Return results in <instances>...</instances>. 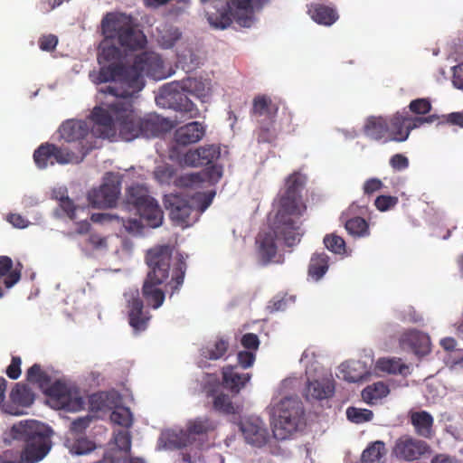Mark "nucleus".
I'll return each instance as SVG.
<instances>
[{
	"mask_svg": "<svg viewBox=\"0 0 463 463\" xmlns=\"http://www.w3.org/2000/svg\"><path fill=\"white\" fill-rule=\"evenodd\" d=\"M104 37L114 40L124 51H137L146 46V37L137 28L130 15L108 14L101 22Z\"/></svg>",
	"mask_w": 463,
	"mask_h": 463,
	"instance_id": "nucleus-6",
	"label": "nucleus"
},
{
	"mask_svg": "<svg viewBox=\"0 0 463 463\" xmlns=\"http://www.w3.org/2000/svg\"><path fill=\"white\" fill-rule=\"evenodd\" d=\"M345 227L349 234L355 237H364L370 234L369 225L362 217H354L347 220Z\"/></svg>",
	"mask_w": 463,
	"mask_h": 463,
	"instance_id": "nucleus-40",
	"label": "nucleus"
},
{
	"mask_svg": "<svg viewBox=\"0 0 463 463\" xmlns=\"http://www.w3.org/2000/svg\"><path fill=\"white\" fill-rule=\"evenodd\" d=\"M183 89L186 90L190 95L204 101L205 98L211 93L210 83L203 79L187 78L181 80Z\"/></svg>",
	"mask_w": 463,
	"mask_h": 463,
	"instance_id": "nucleus-35",
	"label": "nucleus"
},
{
	"mask_svg": "<svg viewBox=\"0 0 463 463\" xmlns=\"http://www.w3.org/2000/svg\"><path fill=\"white\" fill-rule=\"evenodd\" d=\"M183 162L187 166H202V161L198 148L186 152L184 156Z\"/></svg>",
	"mask_w": 463,
	"mask_h": 463,
	"instance_id": "nucleus-61",
	"label": "nucleus"
},
{
	"mask_svg": "<svg viewBox=\"0 0 463 463\" xmlns=\"http://www.w3.org/2000/svg\"><path fill=\"white\" fill-rule=\"evenodd\" d=\"M114 40L104 38L100 43V50L98 54V61L99 65L105 63H119L121 59V51L117 47Z\"/></svg>",
	"mask_w": 463,
	"mask_h": 463,
	"instance_id": "nucleus-31",
	"label": "nucleus"
},
{
	"mask_svg": "<svg viewBox=\"0 0 463 463\" xmlns=\"http://www.w3.org/2000/svg\"><path fill=\"white\" fill-rule=\"evenodd\" d=\"M399 345L402 349L410 350L418 355H424L430 352L429 337L415 329L403 332L399 338Z\"/></svg>",
	"mask_w": 463,
	"mask_h": 463,
	"instance_id": "nucleus-18",
	"label": "nucleus"
},
{
	"mask_svg": "<svg viewBox=\"0 0 463 463\" xmlns=\"http://www.w3.org/2000/svg\"><path fill=\"white\" fill-rule=\"evenodd\" d=\"M128 71L131 75L130 92H134L135 95L145 86L144 76L154 80H162L167 76L164 61L154 52H144L137 55L133 64L129 66Z\"/></svg>",
	"mask_w": 463,
	"mask_h": 463,
	"instance_id": "nucleus-9",
	"label": "nucleus"
},
{
	"mask_svg": "<svg viewBox=\"0 0 463 463\" xmlns=\"http://www.w3.org/2000/svg\"><path fill=\"white\" fill-rule=\"evenodd\" d=\"M273 434L278 439H286L304 423V408L301 401L285 397L273 409Z\"/></svg>",
	"mask_w": 463,
	"mask_h": 463,
	"instance_id": "nucleus-7",
	"label": "nucleus"
},
{
	"mask_svg": "<svg viewBox=\"0 0 463 463\" xmlns=\"http://www.w3.org/2000/svg\"><path fill=\"white\" fill-rule=\"evenodd\" d=\"M240 429L248 443L257 447L266 444L268 431L259 420H244L241 423Z\"/></svg>",
	"mask_w": 463,
	"mask_h": 463,
	"instance_id": "nucleus-25",
	"label": "nucleus"
},
{
	"mask_svg": "<svg viewBox=\"0 0 463 463\" xmlns=\"http://www.w3.org/2000/svg\"><path fill=\"white\" fill-rule=\"evenodd\" d=\"M114 440L117 447L126 452L128 453L131 449V435L128 430H118L114 433Z\"/></svg>",
	"mask_w": 463,
	"mask_h": 463,
	"instance_id": "nucleus-52",
	"label": "nucleus"
},
{
	"mask_svg": "<svg viewBox=\"0 0 463 463\" xmlns=\"http://www.w3.org/2000/svg\"><path fill=\"white\" fill-rule=\"evenodd\" d=\"M164 204L171 220L179 226H190L195 218V209L190 199L178 194H166L164 197Z\"/></svg>",
	"mask_w": 463,
	"mask_h": 463,
	"instance_id": "nucleus-13",
	"label": "nucleus"
},
{
	"mask_svg": "<svg viewBox=\"0 0 463 463\" xmlns=\"http://www.w3.org/2000/svg\"><path fill=\"white\" fill-rule=\"evenodd\" d=\"M405 115L410 133L414 128H418L423 126L424 124H431L439 119V117L437 115H429L427 117L417 115V117H411L406 112Z\"/></svg>",
	"mask_w": 463,
	"mask_h": 463,
	"instance_id": "nucleus-51",
	"label": "nucleus"
},
{
	"mask_svg": "<svg viewBox=\"0 0 463 463\" xmlns=\"http://www.w3.org/2000/svg\"><path fill=\"white\" fill-rule=\"evenodd\" d=\"M175 175V168L168 164L157 165L154 171L155 179L160 184H170Z\"/></svg>",
	"mask_w": 463,
	"mask_h": 463,
	"instance_id": "nucleus-48",
	"label": "nucleus"
},
{
	"mask_svg": "<svg viewBox=\"0 0 463 463\" xmlns=\"http://www.w3.org/2000/svg\"><path fill=\"white\" fill-rule=\"evenodd\" d=\"M14 439L25 443L20 457L7 450L0 456V463H35L43 459L51 449L50 433L47 427L34 420H21L10 430Z\"/></svg>",
	"mask_w": 463,
	"mask_h": 463,
	"instance_id": "nucleus-3",
	"label": "nucleus"
},
{
	"mask_svg": "<svg viewBox=\"0 0 463 463\" xmlns=\"http://www.w3.org/2000/svg\"><path fill=\"white\" fill-rule=\"evenodd\" d=\"M21 364L22 360L19 356H13L11 360V364L7 366L5 373L6 375L12 379L16 380L21 375Z\"/></svg>",
	"mask_w": 463,
	"mask_h": 463,
	"instance_id": "nucleus-57",
	"label": "nucleus"
},
{
	"mask_svg": "<svg viewBox=\"0 0 463 463\" xmlns=\"http://www.w3.org/2000/svg\"><path fill=\"white\" fill-rule=\"evenodd\" d=\"M329 257L326 252H315L308 264L307 273L314 280H319L328 270Z\"/></svg>",
	"mask_w": 463,
	"mask_h": 463,
	"instance_id": "nucleus-33",
	"label": "nucleus"
},
{
	"mask_svg": "<svg viewBox=\"0 0 463 463\" xmlns=\"http://www.w3.org/2000/svg\"><path fill=\"white\" fill-rule=\"evenodd\" d=\"M119 194L120 182L109 175L99 188L89 192L88 201L93 208H110L116 204Z\"/></svg>",
	"mask_w": 463,
	"mask_h": 463,
	"instance_id": "nucleus-14",
	"label": "nucleus"
},
{
	"mask_svg": "<svg viewBox=\"0 0 463 463\" xmlns=\"http://www.w3.org/2000/svg\"><path fill=\"white\" fill-rule=\"evenodd\" d=\"M173 249L169 245L156 246L147 250L146 263L149 271L142 287V295L146 304L156 309L165 300V291L159 288L170 275Z\"/></svg>",
	"mask_w": 463,
	"mask_h": 463,
	"instance_id": "nucleus-4",
	"label": "nucleus"
},
{
	"mask_svg": "<svg viewBox=\"0 0 463 463\" xmlns=\"http://www.w3.org/2000/svg\"><path fill=\"white\" fill-rule=\"evenodd\" d=\"M110 420L115 424L124 428H130L133 424V416L127 407H117L110 414Z\"/></svg>",
	"mask_w": 463,
	"mask_h": 463,
	"instance_id": "nucleus-41",
	"label": "nucleus"
},
{
	"mask_svg": "<svg viewBox=\"0 0 463 463\" xmlns=\"http://www.w3.org/2000/svg\"><path fill=\"white\" fill-rule=\"evenodd\" d=\"M90 149V147L85 149L84 146H81L80 156H79L68 146L55 145L54 159L58 165L79 164L83 160Z\"/></svg>",
	"mask_w": 463,
	"mask_h": 463,
	"instance_id": "nucleus-32",
	"label": "nucleus"
},
{
	"mask_svg": "<svg viewBox=\"0 0 463 463\" xmlns=\"http://www.w3.org/2000/svg\"><path fill=\"white\" fill-rule=\"evenodd\" d=\"M324 244L327 250L335 254H343L345 251V242L344 239L335 234H327L324 238Z\"/></svg>",
	"mask_w": 463,
	"mask_h": 463,
	"instance_id": "nucleus-49",
	"label": "nucleus"
},
{
	"mask_svg": "<svg viewBox=\"0 0 463 463\" xmlns=\"http://www.w3.org/2000/svg\"><path fill=\"white\" fill-rule=\"evenodd\" d=\"M143 221L146 222L141 216L139 219H128L124 220L120 218L119 222H122L123 226L130 232H139L144 227Z\"/></svg>",
	"mask_w": 463,
	"mask_h": 463,
	"instance_id": "nucleus-62",
	"label": "nucleus"
},
{
	"mask_svg": "<svg viewBox=\"0 0 463 463\" xmlns=\"http://www.w3.org/2000/svg\"><path fill=\"white\" fill-rule=\"evenodd\" d=\"M309 14L315 22L323 25H331L338 19L337 13L334 8L321 4L312 5Z\"/></svg>",
	"mask_w": 463,
	"mask_h": 463,
	"instance_id": "nucleus-34",
	"label": "nucleus"
},
{
	"mask_svg": "<svg viewBox=\"0 0 463 463\" xmlns=\"http://www.w3.org/2000/svg\"><path fill=\"white\" fill-rule=\"evenodd\" d=\"M222 175V166L212 164L199 173L182 175L178 180V184L186 187L194 186L203 182H208L209 184H213L221 179Z\"/></svg>",
	"mask_w": 463,
	"mask_h": 463,
	"instance_id": "nucleus-19",
	"label": "nucleus"
},
{
	"mask_svg": "<svg viewBox=\"0 0 463 463\" xmlns=\"http://www.w3.org/2000/svg\"><path fill=\"white\" fill-rule=\"evenodd\" d=\"M185 269L186 263L181 257L177 260L172 270V279L169 284L171 285L173 292L175 290H177L179 287L182 286V284L184 283Z\"/></svg>",
	"mask_w": 463,
	"mask_h": 463,
	"instance_id": "nucleus-44",
	"label": "nucleus"
},
{
	"mask_svg": "<svg viewBox=\"0 0 463 463\" xmlns=\"http://www.w3.org/2000/svg\"><path fill=\"white\" fill-rule=\"evenodd\" d=\"M189 92L183 89L181 81H173L165 84L157 97V102L167 105L168 108L179 111L188 118H196L200 116V110L189 99Z\"/></svg>",
	"mask_w": 463,
	"mask_h": 463,
	"instance_id": "nucleus-11",
	"label": "nucleus"
},
{
	"mask_svg": "<svg viewBox=\"0 0 463 463\" xmlns=\"http://www.w3.org/2000/svg\"><path fill=\"white\" fill-rule=\"evenodd\" d=\"M38 43L42 51L52 52L58 44V37L54 34L43 35Z\"/></svg>",
	"mask_w": 463,
	"mask_h": 463,
	"instance_id": "nucleus-56",
	"label": "nucleus"
},
{
	"mask_svg": "<svg viewBox=\"0 0 463 463\" xmlns=\"http://www.w3.org/2000/svg\"><path fill=\"white\" fill-rule=\"evenodd\" d=\"M429 449L430 446L425 441L410 435H403L395 440L392 454L398 459L413 461L419 459Z\"/></svg>",
	"mask_w": 463,
	"mask_h": 463,
	"instance_id": "nucleus-16",
	"label": "nucleus"
},
{
	"mask_svg": "<svg viewBox=\"0 0 463 463\" xmlns=\"http://www.w3.org/2000/svg\"><path fill=\"white\" fill-rule=\"evenodd\" d=\"M391 166L396 171H402L408 168L409 159L402 154H395L390 159Z\"/></svg>",
	"mask_w": 463,
	"mask_h": 463,
	"instance_id": "nucleus-63",
	"label": "nucleus"
},
{
	"mask_svg": "<svg viewBox=\"0 0 463 463\" xmlns=\"http://www.w3.org/2000/svg\"><path fill=\"white\" fill-rule=\"evenodd\" d=\"M201 387L205 397L213 399L214 411L226 415L240 412V406L233 404L228 394L220 392L221 383L217 375L205 373L203 376Z\"/></svg>",
	"mask_w": 463,
	"mask_h": 463,
	"instance_id": "nucleus-12",
	"label": "nucleus"
},
{
	"mask_svg": "<svg viewBox=\"0 0 463 463\" xmlns=\"http://www.w3.org/2000/svg\"><path fill=\"white\" fill-rule=\"evenodd\" d=\"M222 374L223 386L234 394L239 393L251 378L249 373H239L237 365L224 366Z\"/></svg>",
	"mask_w": 463,
	"mask_h": 463,
	"instance_id": "nucleus-22",
	"label": "nucleus"
},
{
	"mask_svg": "<svg viewBox=\"0 0 463 463\" xmlns=\"http://www.w3.org/2000/svg\"><path fill=\"white\" fill-rule=\"evenodd\" d=\"M131 98L118 99L107 109L95 107L91 117L96 125L102 127V134L108 138L118 136L123 141L138 137H158L167 129V121L156 114L145 117L133 109Z\"/></svg>",
	"mask_w": 463,
	"mask_h": 463,
	"instance_id": "nucleus-2",
	"label": "nucleus"
},
{
	"mask_svg": "<svg viewBox=\"0 0 463 463\" xmlns=\"http://www.w3.org/2000/svg\"><path fill=\"white\" fill-rule=\"evenodd\" d=\"M409 420L417 436L431 439L435 436L434 418L426 411H411Z\"/></svg>",
	"mask_w": 463,
	"mask_h": 463,
	"instance_id": "nucleus-20",
	"label": "nucleus"
},
{
	"mask_svg": "<svg viewBox=\"0 0 463 463\" xmlns=\"http://www.w3.org/2000/svg\"><path fill=\"white\" fill-rule=\"evenodd\" d=\"M385 453L384 442H373L363 451L361 463H380Z\"/></svg>",
	"mask_w": 463,
	"mask_h": 463,
	"instance_id": "nucleus-38",
	"label": "nucleus"
},
{
	"mask_svg": "<svg viewBox=\"0 0 463 463\" xmlns=\"http://www.w3.org/2000/svg\"><path fill=\"white\" fill-rule=\"evenodd\" d=\"M305 183V176L294 172L287 177L284 189L278 194L272 232L260 233L256 240L262 264H269L277 255L276 240L282 241L287 247L299 243L303 235L299 219L307 210L301 196Z\"/></svg>",
	"mask_w": 463,
	"mask_h": 463,
	"instance_id": "nucleus-1",
	"label": "nucleus"
},
{
	"mask_svg": "<svg viewBox=\"0 0 463 463\" xmlns=\"http://www.w3.org/2000/svg\"><path fill=\"white\" fill-rule=\"evenodd\" d=\"M215 429L214 422L208 417H199L187 423L186 431L168 433L167 442L171 448L183 449L191 443L190 435L207 434Z\"/></svg>",
	"mask_w": 463,
	"mask_h": 463,
	"instance_id": "nucleus-15",
	"label": "nucleus"
},
{
	"mask_svg": "<svg viewBox=\"0 0 463 463\" xmlns=\"http://www.w3.org/2000/svg\"><path fill=\"white\" fill-rule=\"evenodd\" d=\"M267 123H261L258 132V141L271 143L277 138V131L274 128L275 119H268Z\"/></svg>",
	"mask_w": 463,
	"mask_h": 463,
	"instance_id": "nucleus-47",
	"label": "nucleus"
},
{
	"mask_svg": "<svg viewBox=\"0 0 463 463\" xmlns=\"http://www.w3.org/2000/svg\"><path fill=\"white\" fill-rule=\"evenodd\" d=\"M129 66L122 63L102 64L98 72H90V77L95 84L113 81L114 86H107L99 90L104 94L113 95L118 99L133 98L134 92H130V72Z\"/></svg>",
	"mask_w": 463,
	"mask_h": 463,
	"instance_id": "nucleus-8",
	"label": "nucleus"
},
{
	"mask_svg": "<svg viewBox=\"0 0 463 463\" xmlns=\"http://www.w3.org/2000/svg\"><path fill=\"white\" fill-rule=\"evenodd\" d=\"M202 165H209L215 162L221 156V148L215 145H208L198 148Z\"/></svg>",
	"mask_w": 463,
	"mask_h": 463,
	"instance_id": "nucleus-45",
	"label": "nucleus"
},
{
	"mask_svg": "<svg viewBox=\"0 0 463 463\" xmlns=\"http://www.w3.org/2000/svg\"><path fill=\"white\" fill-rule=\"evenodd\" d=\"M180 37L181 33L177 28L165 25L160 32L159 43L164 48L168 49L173 47Z\"/></svg>",
	"mask_w": 463,
	"mask_h": 463,
	"instance_id": "nucleus-43",
	"label": "nucleus"
},
{
	"mask_svg": "<svg viewBox=\"0 0 463 463\" xmlns=\"http://www.w3.org/2000/svg\"><path fill=\"white\" fill-rule=\"evenodd\" d=\"M346 417L350 421L359 424L370 421L373 417V413L371 410L368 409L349 407L346 410Z\"/></svg>",
	"mask_w": 463,
	"mask_h": 463,
	"instance_id": "nucleus-46",
	"label": "nucleus"
},
{
	"mask_svg": "<svg viewBox=\"0 0 463 463\" xmlns=\"http://www.w3.org/2000/svg\"><path fill=\"white\" fill-rule=\"evenodd\" d=\"M377 367L389 373H402L408 367L400 358H383L377 362Z\"/></svg>",
	"mask_w": 463,
	"mask_h": 463,
	"instance_id": "nucleus-42",
	"label": "nucleus"
},
{
	"mask_svg": "<svg viewBox=\"0 0 463 463\" xmlns=\"http://www.w3.org/2000/svg\"><path fill=\"white\" fill-rule=\"evenodd\" d=\"M95 445L86 438H79L71 445V451L77 455H83L92 451Z\"/></svg>",
	"mask_w": 463,
	"mask_h": 463,
	"instance_id": "nucleus-53",
	"label": "nucleus"
},
{
	"mask_svg": "<svg viewBox=\"0 0 463 463\" xmlns=\"http://www.w3.org/2000/svg\"><path fill=\"white\" fill-rule=\"evenodd\" d=\"M127 200L146 220V225L157 228L163 222V211L157 202L149 195L147 189L140 184L132 185L127 193Z\"/></svg>",
	"mask_w": 463,
	"mask_h": 463,
	"instance_id": "nucleus-10",
	"label": "nucleus"
},
{
	"mask_svg": "<svg viewBox=\"0 0 463 463\" xmlns=\"http://www.w3.org/2000/svg\"><path fill=\"white\" fill-rule=\"evenodd\" d=\"M389 392V388L384 383L377 382L364 388L362 392V397L365 402L373 404L376 401L386 397Z\"/></svg>",
	"mask_w": 463,
	"mask_h": 463,
	"instance_id": "nucleus-37",
	"label": "nucleus"
},
{
	"mask_svg": "<svg viewBox=\"0 0 463 463\" xmlns=\"http://www.w3.org/2000/svg\"><path fill=\"white\" fill-rule=\"evenodd\" d=\"M388 119L383 117H369L364 127V135L377 141L388 138Z\"/></svg>",
	"mask_w": 463,
	"mask_h": 463,
	"instance_id": "nucleus-28",
	"label": "nucleus"
},
{
	"mask_svg": "<svg viewBox=\"0 0 463 463\" xmlns=\"http://www.w3.org/2000/svg\"><path fill=\"white\" fill-rule=\"evenodd\" d=\"M334 392L335 385L332 380H314L307 382L305 390V397L307 401H321L332 397Z\"/></svg>",
	"mask_w": 463,
	"mask_h": 463,
	"instance_id": "nucleus-26",
	"label": "nucleus"
},
{
	"mask_svg": "<svg viewBox=\"0 0 463 463\" xmlns=\"http://www.w3.org/2000/svg\"><path fill=\"white\" fill-rule=\"evenodd\" d=\"M55 144L45 142L41 144L33 152V161L39 169H45L56 164Z\"/></svg>",
	"mask_w": 463,
	"mask_h": 463,
	"instance_id": "nucleus-30",
	"label": "nucleus"
},
{
	"mask_svg": "<svg viewBox=\"0 0 463 463\" xmlns=\"http://www.w3.org/2000/svg\"><path fill=\"white\" fill-rule=\"evenodd\" d=\"M90 128L83 120L68 119L59 128L60 137L66 142H76L89 135Z\"/></svg>",
	"mask_w": 463,
	"mask_h": 463,
	"instance_id": "nucleus-23",
	"label": "nucleus"
},
{
	"mask_svg": "<svg viewBox=\"0 0 463 463\" xmlns=\"http://www.w3.org/2000/svg\"><path fill=\"white\" fill-rule=\"evenodd\" d=\"M389 132L387 141L403 142L409 136L410 132L408 129L407 120L405 112H396L388 120Z\"/></svg>",
	"mask_w": 463,
	"mask_h": 463,
	"instance_id": "nucleus-27",
	"label": "nucleus"
},
{
	"mask_svg": "<svg viewBox=\"0 0 463 463\" xmlns=\"http://www.w3.org/2000/svg\"><path fill=\"white\" fill-rule=\"evenodd\" d=\"M204 133L205 129L201 123L197 121L190 122L175 131V141L177 145L188 146L200 141Z\"/></svg>",
	"mask_w": 463,
	"mask_h": 463,
	"instance_id": "nucleus-24",
	"label": "nucleus"
},
{
	"mask_svg": "<svg viewBox=\"0 0 463 463\" xmlns=\"http://www.w3.org/2000/svg\"><path fill=\"white\" fill-rule=\"evenodd\" d=\"M229 343L223 338H218L201 349V354L208 360H218L225 355Z\"/></svg>",
	"mask_w": 463,
	"mask_h": 463,
	"instance_id": "nucleus-36",
	"label": "nucleus"
},
{
	"mask_svg": "<svg viewBox=\"0 0 463 463\" xmlns=\"http://www.w3.org/2000/svg\"><path fill=\"white\" fill-rule=\"evenodd\" d=\"M59 205L71 220H74L76 218L75 212L77 207L74 204L73 201L70 199L68 196H61L60 198Z\"/></svg>",
	"mask_w": 463,
	"mask_h": 463,
	"instance_id": "nucleus-59",
	"label": "nucleus"
},
{
	"mask_svg": "<svg viewBox=\"0 0 463 463\" xmlns=\"http://www.w3.org/2000/svg\"><path fill=\"white\" fill-rule=\"evenodd\" d=\"M238 364L241 368L247 369L253 365L256 354L252 351H241L237 355Z\"/></svg>",
	"mask_w": 463,
	"mask_h": 463,
	"instance_id": "nucleus-58",
	"label": "nucleus"
},
{
	"mask_svg": "<svg viewBox=\"0 0 463 463\" xmlns=\"http://www.w3.org/2000/svg\"><path fill=\"white\" fill-rule=\"evenodd\" d=\"M26 380L43 390L55 409L78 411L84 406V401L76 389L69 387L61 381L51 384V376L38 364H33L27 370Z\"/></svg>",
	"mask_w": 463,
	"mask_h": 463,
	"instance_id": "nucleus-5",
	"label": "nucleus"
},
{
	"mask_svg": "<svg viewBox=\"0 0 463 463\" xmlns=\"http://www.w3.org/2000/svg\"><path fill=\"white\" fill-rule=\"evenodd\" d=\"M128 302V317L130 326L136 331H145L151 318L148 311L144 310L143 300L139 297L138 290H131L125 293Z\"/></svg>",
	"mask_w": 463,
	"mask_h": 463,
	"instance_id": "nucleus-17",
	"label": "nucleus"
},
{
	"mask_svg": "<svg viewBox=\"0 0 463 463\" xmlns=\"http://www.w3.org/2000/svg\"><path fill=\"white\" fill-rule=\"evenodd\" d=\"M278 110V106L266 95H258L253 99L251 115L255 117L265 116L268 119H275Z\"/></svg>",
	"mask_w": 463,
	"mask_h": 463,
	"instance_id": "nucleus-29",
	"label": "nucleus"
},
{
	"mask_svg": "<svg viewBox=\"0 0 463 463\" xmlns=\"http://www.w3.org/2000/svg\"><path fill=\"white\" fill-rule=\"evenodd\" d=\"M383 186V182L378 178H370L364 184V194L371 195L375 192L380 191Z\"/></svg>",
	"mask_w": 463,
	"mask_h": 463,
	"instance_id": "nucleus-64",
	"label": "nucleus"
},
{
	"mask_svg": "<svg viewBox=\"0 0 463 463\" xmlns=\"http://www.w3.org/2000/svg\"><path fill=\"white\" fill-rule=\"evenodd\" d=\"M10 398L15 404L28 407L33 402L34 395L26 385L16 383L10 393Z\"/></svg>",
	"mask_w": 463,
	"mask_h": 463,
	"instance_id": "nucleus-39",
	"label": "nucleus"
},
{
	"mask_svg": "<svg viewBox=\"0 0 463 463\" xmlns=\"http://www.w3.org/2000/svg\"><path fill=\"white\" fill-rule=\"evenodd\" d=\"M431 109L432 106L430 100L425 98L413 99L409 104L410 111L418 116H424L428 114Z\"/></svg>",
	"mask_w": 463,
	"mask_h": 463,
	"instance_id": "nucleus-50",
	"label": "nucleus"
},
{
	"mask_svg": "<svg viewBox=\"0 0 463 463\" xmlns=\"http://www.w3.org/2000/svg\"><path fill=\"white\" fill-rule=\"evenodd\" d=\"M241 344L244 348L249 349V351H256L259 348L260 340L257 335L247 333L242 335Z\"/></svg>",
	"mask_w": 463,
	"mask_h": 463,
	"instance_id": "nucleus-60",
	"label": "nucleus"
},
{
	"mask_svg": "<svg viewBox=\"0 0 463 463\" xmlns=\"http://www.w3.org/2000/svg\"><path fill=\"white\" fill-rule=\"evenodd\" d=\"M398 203V198L391 195H380L374 201L375 207L384 212L393 207Z\"/></svg>",
	"mask_w": 463,
	"mask_h": 463,
	"instance_id": "nucleus-55",
	"label": "nucleus"
},
{
	"mask_svg": "<svg viewBox=\"0 0 463 463\" xmlns=\"http://www.w3.org/2000/svg\"><path fill=\"white\" fill-rule=\"evenodd\" d=\"M91 420L92 417L90 416L80 417L71 422L70 430L76 435L82 434L90 426Z\"/></svg>",
	"mask_w": 463,
	"mask_h": 463,
	"instance_id": "nucleus-54",
	"label": "nucleus"
},
{
	"mask_svg": "<svg viewBox=\"0 0 463 463\" xmlns=\"http://www.w3.org/2000/svg\"><path fill=\"white\" fill-rule=\"evenodd\" d=\"M231 15L242 27H250L254 20L252 0H228Z\"/></svg>",
	"mask_w": 463,
	"mask_h": 463,
	"instance_id": "nucleus-21",
	"label": "nucleus"
}]
</instances>
